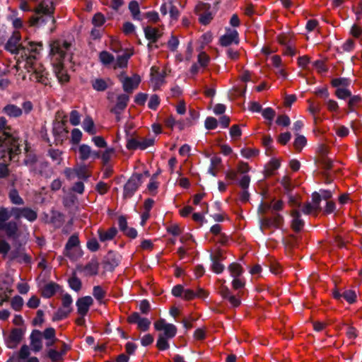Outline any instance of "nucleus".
<instances>
[{"label":"nucleus","instance_id":"obj_28","mask_svg":"<svg viewBox=\"0 0 362 362\" xmlns=\"http://www.w3.org/2000/svg\"><path fill=\"white\" fill-rule=\"evenodd\" d=\"M117 232V231L115 228H110L107 230H104L103 229H99L98 230L99 239L101 242L112 240L115 237Z\"/></svg>","mask_w":362,"mask_h":362},{"label":"nucleus","instance_id":"obj_33","mask_svg":"<svg viewBox=\"0 0 362 362\" xmlns=\"http://www.w3.org/2000/svg\"><path fill=\"white\" fill-rule=\"evenodd\" d=\"M115 155V150L112 147H107L103 151H100V158L104 165H107Z\"/></svg>","mask_w":362,"mask_h":362},{"label":"nucleus","instance_id":"obj_60","mask_svg":"<svg viewBox=\"0 0 362 362\" xmlns=\"http://www.w3.org/2000/svg\"><path fill=\"white\" fill-rule=\"evenodd\" d=\"M160 98L159 97L154 94V95H152L149 99V101H148V107L151 109V110H156L158 108V107L160 105Z\"/></svg>","mask_w":362,"mask_h":362},{"label":"nucleus","instance_id":"obj_1","mask_svg":"<svg viewBox=\"0 0 362 362\" xmlns=\"http://www.w3.org/2000/svg\"><path fill=\"white\" fill-rule=\"evenodd\" d=\"M42 45L28 42L23 45L22 59L25 57L24 68L30 74L29 78L32 81L47 85V73L43 66L36 61V55L42 50Z\"/></svg>","mask_w":362,"mask_h":362},{"label":"nucleus","instance_id":"obj_24","mask_svg":"<svg viewBox=\"0 0 362 362\" xmlns=\"http://www.w3.org/2000/svg\"><path fill=\"white\" fill-rule=\"evenodd\" d=\"M146 37L151 42H156L162 35V31L159 28L147 26L144 28Z\"/></svg>","mask_w":362,"mask_h":362},{"label":"nucleus","instance_id":"obj_16","mask_svg":"<svg viewBox=\"0 0 362 362\" xmlns=\"http://www.w3.org/2000/svg\"><path fill=\"white\" fill-rule=\"evenodd\" d=\"M283 223V218L276 214L272 218H264L261 221V229L264 230L267 228H279Z\"/></svg>","mask_w":362,"mask_h":362},{"label":"nucleus","instance_id":"obj_52","mask_svg":"<svg viewBox=\"0 0 362 362\" xmlns=\"http://www.w3.org/2000/svg\"><path fill=\"white\" fill-rule=\"evenodd\" d=\"M350 80L345 78H334L332 81V84L334 87L346 88L350 85Z\"/></svg>","mask_w":362,"mask_h":362},{"label":"nucleus","instance_id":"obj_21","mask_svg":"<svg viewBox=\"0 0 362 362\" xmlns=\"http://www.w3.org/2000/svg\"><path fill=\"white\" fill-rule=\"evenodd\" d=\"M30 346L31 349L35 352L41 350L42 347L41 332L35 330L32 332L30 335Z\"/></svg>","mask_w":362,"mask_h":362},{"label":"nucleus","instance_id":"obj_32","mask_svg":"<svg viewBox=\"0 0 362 362\" xmlns=\"http://www.w3.org/2000/svg\"><path fill=\"white\" fill-rule=\"evenodd\" d=\"M91 83L94 90L97 91H104L110 84V81L109 79L95 78L93 80Z\"/></svg>","mask_w":362,"mask_h":362},{"label":"nucleus","instance_id":"obj_46","mask_svg":"<svg viewBox=\"0 0 362 362\" xmlns=\"http://www.w3.org/2000/svg\"><path fill=\"white\" fill-rule=\"evenodd\" d=\"M8 197L13 204L23 205L24 204L23 199L20 197L18 191L15 189L10 191Z\"/></svg>","mask_w":362,"mask_h":362},{"label":"nucleus","instance_id":"obj_57","mask_svg":"<svg viewBox=\"0 0 362 362\" xmlns=\"http://www.w3.org/2000/svg\"><path fill=\"white\" fill-rule=\"evenodd\" d=\"M91 141L98 148H107V144L103 136H95L92 137Z\"/></svg>","mask_w":362,"mask_h":362},{"label":"nucleus","instance_id":"obj_23","mask_svg":"<svg viewBox=\"0 0 362 362\" xmlns=\"http://www.w3.org/2000/svg\"><path fill=\"white\" fill-rule=\"evenodd\" d=\"M23 332L21 329H13L8 340V346L9 348H14L21 340Z\"/></svg>","mask_w":362,"mask_h":362},{"label":"nucleus","instance_id":"obj_51","mask_svg":"<svg viewBox=\"0 0 362 362\" xmlns=\"http://www.w3.org/2000/svg\"><path fill=\"white\" fill-rule=\"evenodd\" d=\"M336 96L342 100H345L351 95V93L346 88H338L335 92Z\"/></svg>","mask_w":362,"mask_h":362},{"label":"nucleus","instance_id":"obj_44","mask_svg":"<svg viewBox=\"0 0 362 362\" xmlns=\"http://www.w3.org/2000/svg\"><path fill=\"white\" fill-rule=\"evenodd\" d=\"M83 134L82 132L77 128L73 129L71 132L70 141L74 145H77L80 143L82 139Z\"/></svg>","mask_w":362,"mask_h":362},{"label":"nucleus","instance_id":"obj_45","mask_svg":"<svg viewBox=\"0 0 362 362\" xmlns=\"http://www.w3.org/2000/svg\"><path fill=\"white\" fill-rule=\"evenodd\" d=\"M11 217V215L8 209L0 207V228H2L4 224L8 223Z\"/></svg>","mask_w":362,"mask_h":362},{"label":"nucleus","instance_id":"obj_58","mask_svg":"<svg viewBox=\"0 0 362 362\" xmlns=\"http://www.w3.org/2000/svg\"><path fill=\"white\" fill-rule=\"evenodd\" d=\"M174 0L170 1L169 13L171 21H177L180 16V12L177 7L173 4Z\"/></svg>","mask_w":362,"mask_h":362},{"label":"nucleus","instance_id":"obj_22","mask_svg":"<svg viewBox=\"0 0 362 362\" xmlns=\"http://www.w3.org/2000/svg\"><path fill=\"white\" fill-rule=\"evenodd\" d=\"M2 112L9 117H19L23 115V110L13 104H8L2 109Z\"/></svg>","mask_w":362,"mask_h":362},{"label":"nucleus","instance_id":"obj_26","mask_svg":"<svg viewBox=\"0 0 362 362\" xmlns=\"http://www.w3.org/2000/svg\"><path fill=\"white\" fill-rule=\"evenodd\" d=\"M333 296L334 298L338 300L341 299V298H343L349 303H354L356 298L355 291L352 290L344 291L342 293L336 290L333 292Z\"/></svg>","mask_w":362,"mask_h":362},{"label":"nucleus","instance_id":"obj_53","mask_svg":"<svg viewBox=\"0 0 362 362\" xmlns=\"http://www.w3.org/2000/svg\"><path fill=\"white\" fill-rule=\"evenodd\" d=\"M155 139L152 137L140 138L139 149L145 150L147 148L153 145Z\"/></svg>","mask_w":362,"mask_h":362},{"label":"nucleus","instance_id":"obj_37","mask_svg":"<svg viewBox=\"0 0 362 362\" xmlns=\"http://www.w3.org/2000/svg\"><path fill=\"white\" fill-rule=\"evenodd\" d=\"M99 264L96 261H91L86 264L83 269V272L87 276H93L98 274Z\"/></svg>","mask_w":362,"mask_h":362},{"label":"nucleus","instance_id":"obj_64","mask_svg":"<svg viewBox=\"0 0 362 362\" xmlns=\"http://www.w3.org/2000/svg\"><path fill=\"white\" fill-rule=\"evenodd\" d=\"M93 295L98 300H101L105 296V292L101 286H95L93 287Z\"/></svg>","mask_w":362,"mask_h":362},{"label":"nucleus","instance_id":"obj_2","mask_svg":"<svg viewBox=\"0 0 362 362\" xmlns=\"http://www.w3.org/2000/svg\"><path fill=\"white\" fill-rule=\"evenodd\" d=\"M0 152L4 161L14 160L21 153L18 140L4 117H0Z\"/></svg>","mask_w":362,"mask_h":362},{"label":"nucleus","instance_id":"obj_43","mask_svg":"<svg viewBox=\"0 0 362 362\" xmlns=\"http://www.w3.org/2000/svg\"><path fill=\"white\" fill-rule=\"evenodd\" d=\"M129 101V96L125 94H122L117 97V104L115 105V110H123L127 105Z\"/></svg>","mask_w":362,"mask_h":362},{"label":"nucleus","instance_id":"obj_31","mask_svg":"<svg viewBox=\"0 0 362 362\" xmlns=\"http://www.w3.org/2000/svg\"><path fill=\"white\" fill-rule=\"evenodd\" d=\"M281 160L278 158H272L270 161L265 165L264 172L267 176L274 174V172L280 167Z\"/></svg>","mask_w":362,"mask_h":362},{"label":"nucleus","instance_id":"obj_10","mask_svg":"<svg viewBox=\"0 0 362 362\" xmlns=\"http://www.w3.org/2000/svg\"><path fill=\"white\" fill-rule=\"evenodd\" d=\"M141 175H132L124 187V197L130 198L141 185Z\"/></svg>","mask_w":362,"mask_h":362},{"label":"nucleus","instance_id":"obj_15","mask_svg":"<svg viewBox=\"0 0 362 362\" xmlns=\"http://www.w3.org/2000/svg\"><path fill=\"white\" fill-rule=\"evenodd\" d=\"M320 197L317 192H315L312 196V202L307 203L302 208V211L305 214H316L320 210Z\"/></svg>","mask_w":362,"mask_h":362},{"label":"nucleus","instance_id":"obj_18","mask_svg":"<svg viewBox=\"0 0 362 362\" xmlns=\"http://www.w3.org/2000/svg\"><path fill=\"white\" fill-rule=\"evenodd\" d=\"M209 8V6L204 3H199L196 6L195 10L197 14L199 16V21L204 25L209 23L212 19L211 14L209 12H204Z\"/></svg>","mask_w":362,"mask_h":362},{"label":"nucleus","instance_id":"obj_30","mask_svg":"<svg viewBox=\"0 0 362 362\" xmlns=\"http://www.w3.org/2000/svg\"><path fill=\"white\" fill-rule=\"evenodd\" d=\"M292 228L296 231L301 230L304 226V222L300 219V214L297 209H293L291 211Z\"/></svg>","mask_w":362,"mask_h":362},{"label":"nucleus","instance_id":"obj_62","mask_svg":"<svg viewBox=\"0 0 362 362\" xmlns=\"http://www.w3.org/2000/svg\"><path fill=\"white\" fill-rule=\"evenodd\" d=\"M262 115L265 119L269 120L271 123L275 116V112L272 108L267 107L262 111Z\"/></svg>","mask_w":362,"mask_h":362},{"label":"nucleus","instance_id":"obj_13","mask_svg":"<svg viewBox=\"0 0 362 362\" xmlns=\"http://www.w3.org/2000/svg\"><path fill=\"white\" fill-rule=\"evenodd\" d=\"M219 42L223 47H227L232 44L238 45L239 43L238 31L235 29H226V33L220 37Z\"/></svg>","mask_w":362,"mask_h":362},{"label":"nucleus","instance_id":"obj_55","mask_svg":"<svg viewBox=\"0 0 362 362\" xmlns=\"http://www.w3.org/2000/svg\"><path fill=\"white\" fill-rule=\"evenodd\" d=\"M11 305L13 310L18 311L23 305V299L21 296H16L12 298Z\"/></svg>","mask_w":362,"mask_h":362},{"label":"nucleus","instance_id":"obj_20","mask_svg":"<svg viewBox=\"0 0 362 362\" xmlns=\"http://www.w3.org/2000/svg\"><path fill=\"white\" fill-rule=\"evenodd\" d=\"M68 350L69 346L65 343H63L60 351L50 349L47 351V355L52 362H60L63 360V357Z\"/></svg>","mask_w":362,"mask_h":362},{"label":"nucleus","instance_id":"obj_38","mask_svg":"<svg viewBox=\"0 0 362 362\" xmlns=\"http://www.w3.org/2000/svg\"><path fill=\"white\" fill-rule=\"evenodd\" d=\"M132 54H124L119 56L114 63V69L124 68L127 66L128 60Z\"/></svg>","mask_w":362,"mask_h":362},{"label":"nucleus","instance_id":"obj_50","mask_svg":"<svg viewBox=\"0 0 362 362\" xmlns=\"http://www.w3.org/2000/svg\"><path fill=\"white\" fill-rule=\"evenodd\" d=\"M306 142L307 141L305 136L298 135L295 139L293 146L298 151H300L305 146Z\"/></svg>","mask_w":362,"mask_h":362},{"label":"nucleus","instance_id":"obj_6","mask_svg":"<svg viewBox=\"0 0 362 362\" xmlns=\"http://www.w3.org/2000/svg\"><path fill=\"white\" fill-rule=\"evenodd\" d=\"M71 150L78 152L81 160L85 161L88 159L95 160L100 158V151H94L86 144H80L77 148L72 147Z\"/></svg>","mask_w":362,"mask_h":362},{"label":"nucleus","instance_id":"obj_8","mask_svg":"<svg viewBox=\"0 0 362 362\" xmlns=\"http://www.w3.org/2000/svg\"><path fill=\"white\" fill-rule=\"evenodd\" d=\"M166 74L164 69L153 66L151 69V84L154 90H158L165 83Z\"/></svg>","mask_w":362,"mask_h":362},{"label":"nucleus","instance_id":"obj_9","mask_svg":"<svg viewBox=\"0 0 362 362\" xmlns=\"http://www.w3.org/2000/svg\"><path fill=\"white\" fill-rule=\"evenodd\" d=\"M12 291V284L10 278L0 276V305L8 300Z\"/></svg>","mask_w":362,"mask_h":362},{"label":"nucleus","instance_id":"obj_19","mask_svg":"<svg viewBox=\"0 0 362 362\" xmlns=\"http://www.w3.org/2000/svg\"><path fill=\"white\" fill-rule=\"evenodd\" d=\"M11 259H16L21 263H30V257L25 252V250L21 245L13 250L8 255Z\"/></svg>","mask_w":362,"mask_h":362},{"label":"nucleus","instance_id":"obj_29","mask_svg":"<svg viewBox=\"0 0 362 362\" xmlns=\"http://www.w3.org/2000/svg\"><path fill=\"white\" fill-rule=\"evenodd\" d=\"M53 134L57 141L62 142L66 138L68 131L64 128L63 124L59 122L53 127Z\"/></svg>","mask_w":362,"mask_h":362},{"label":"nucleus","instance_id":"obj_42","mask_svg":"<svg viewBox=\"0 0 362 362\" xmlns=\"http://www.w3.org/2000/svg\"><path fill=\"white\" fill-rule=\"evenodd\" d=\"M129 9L134 20H141L139 5L137 1H132L129 4Z\"/></svg>","mask_w":362,"mask_h":362},{"label":"nucleus","instance_id":"obj_63","mask_svg":"<svg viewBox=\"0 0 362 362\" xmlns=\"http://www.w3.org/2000/svg\"><path fill=\"white\" fill-rule=\"evenodd\" d=\"M329 111L337 113L339 111V105L337 101L329 99L325 102Z\"/></svg>","mask_w":362,"mask_h":362},{"label":"nucleus","instance_id":"obj_56","mask_svg":"<svg viewBox=\"0 0 362 362\" xmlns=\"http://www.w3.org/2000/svg\"><path fill=\"white\" fill-rule=\"evenodd\" d=\"M69 286L76 291H78L81 288V281L75 276L69 279Z\"/></svg>","mask_w":362,"mask_h":362},{"label":"nucleus","instance_id":"obj_4","mask_svg":"<svg viewBox=\"0 0 362 362\" xmlns=\"http://www.w3.org/2000/svg\"><path fill=\"white\" fill-rule=\"evenodd\" d=\"M54 3L52 0H43L34 10L36 16H32L29 21L31 26L45 23L47 21H53L52 14L54 12Z\"/></svg>","mask_w":362,"mask_h":362},{"label":"nucleus","instance_id":"obj_25","mask_svg":"<svg viewBox=\"0 0 362 362\" xmlns=\"http://www.w3.org/2000/svg\"><path fill=\"white\" fill-rule=\"evenodd\" d=\"M206 296V293L202 288H197L196 291H194L191 289L184 288L182 298L189 300L194 298L195 297L205 298Z\"/></svg>","mask_w":362,"mask_h":362},{"label":"nucleus","instance_id":"obj_5","mask_svg":"<svg viewBox=\"0 0 362 362\" xmlns=\"http://www.w3.org/2000/svg\"><path fill=\"white\" fill-rule=\"evenodd\" d=\"M73 299L69 293H64L62 296V305L56 311L52 317L53 321L62 320L69 316L72 312Z\"/></svg>","mask_w":362,"mask_h":362},{"label":"nucleus","instance_id":"obj_11","mask_svg":"<svg viewBox=\"0 0 362 362\" xmlns=\"http://www.w3.org/2000/svg\"><path fill=\"white\" fill-rule=\"evenodd\" d=\"M119 80L122 83L124 90L127 93H132L141 82V78L137 74L131 77L120 76Z\"/></svg>","mask_w":362,"mask_h":362},{"label":"nucleus","instance_id":"obj_36","mask_svg":"<svg viewBox=\"0 0 362 362\" xmlns=\"http://www.w3.org/2000/svg\"><path fill=\"white\" fill-rule=\"evenodd\" d=\"M59 286L54 283L46 284L42 289V295L45 298H50L58 290Z\"/></svg>","mask_w":362,"mask_h":362},{"label":"nucleus","instance_id":"obj_7","mask_svg":"<svg viewBox=\"0 0 362 362\" xmlns=\"http://www.w3.org/2000/svg\"><path fill=\"white\" fill-rule=\"evenodd\" d=\"M155 329L163 332L159 335H164L167 338H173L177 333L176 327L170 323H168L165 320L160 319L154 322Z\"/></svg>","mask_w":362,"mask_h":362},{"label":"nucleus","instance_id":"obj_54","mask_svg":"<svg viewBox=\"0 0 362 362\" xmlns=\"http://www.w3.org/2000/svg\"><path fill=\"white\" fill-rule=\"evenodd\" d=\"M167 231L174 236H177L182 233V228L177 223H173L168 226Z\"/></svg>","mask_w":362,"mask_h":362},{"label":"nucleus","instance_id":"obj_59","mask_svg":"<svg viewBox=\"0 0 362 362\" xmlns=\"http://www.w3.org/2000/svg\"><path fill=\"white\" fill-rule=\"evenodd\" d=\"M105 22L104 16L100 13H97L94 15L92 23L95 27L102 26Z\"/></svg>","mask_w":362,"mask_h":362},{"label":"nucleus","instance_id":"obj_3","mask_svg":"<svg viewBox=\"0 0 362 362\" xmlns=\"http://www.w3.org/2000/svg\"><path fill=\"white\" fill-rule=\"evenodd\" d=\"M71 45L62 40H56L51 44V53L56 56V59L59 60L58 64L54 67V72L59 82L66 83L69 80V76L66 70L61 63V60L64 57Z\"/></svg>","mask_w":362,"mask_h":362},{"label":"nucleus","instance_id":"obj_17","mask_svg":"<svg viewBox=\"0 0 362 362\" xmlns=\"http://www.w3.org/2000/svg\"><path fill=\"white\" fill-rule=\"evenodd\" d=\"M93 303V300L90 296H84L78 298L76 301L78 313L82 317L85 316Z\"/></svg>","mask_w":362,"mask_h":362},{"label":"nucleus","instance_id":"obj_49","mask_svg":"<svg viewBox=\"0 0 362 362\" xmlns=\"http://www.w3.org/2000/svg\"><path fill=\"white\" fill-rule=\"evenodd\" d=\"M170 338L165 337L164 335H158L156 346L159 350L164 351L169 348L168 340Z\"/></svg>","mask_w":362,"mask_h":362},{"label":"nucleus","instance_id":"obj_40","mask_svg":"<svg viewBox=\"0 0 362 362\" xmlns=\"http://www.w3.org/2000/svg\"><path fill=\"white\" fill-rule=\"evenodd\" d=\"M100 62L105 66H108L114 62V56L107 51H103L99 54Z\"/></svg>","mask_w":362,"mask_h":362},{"label":"nucleus","instance_id":"obj_27","mask_svg":"<svg viewBox=\"0 0 362 362\" xmlns=\"http://www.w3.org/2000/svg\"><path fill=\"white\" fill-rule=\"evenodd\" d=\"M83 129L90 135H95L97 133V128L90 116H86L82 123Z\"/></svg>","mask_w":362,"mask_h":362},{"label":"nucleus","instance_id":"obj_35","mask_svg":"<svg viewBox=\"0 0 362 362\" xmlns=\"http://www.w3.org/2000/svg\"><path fill=\"white\" fill-rule=\"evenodd\" d=\"M79 243L78 238L76 235H71L68 240L66 247H65V253L66 256L69 257H72L71 250L77 247Z\"/></svg>","mask_w":362,"mask_h":362},{"label":"nucleus","instance_id":"obj_34","mask_svg":"<svg viewBox=\"0 0 362 362\" xmlns=\"http://www.w3.org/2000/svg\"><path fill=\"white\" fill-rule=\"evenodd\" d=\"M0 230H4L8 236L13 237L18 230V226L15 221H8L4 224V226L0 228Z\"/></svg>","mask_w":362,"mask_h":362},{"label":"nucleus","instance_id":"obj_47","mask_svg":"<svg viewBox=\"0 0 362 362\" xmlns=\"http://www.w3.org/2000/svg\"><path fill=\"white\" fill-rule=\"evenodd\" d=\"M81 115L76 110H72L69 113V122L73 126H78L81 123Z\"/></svg>","mask_w":362,"mask_h":362},{"label":"nucleus","instance_id":"obj_61","mask_svg":"<svg viewBox=\"0 0 362 362\" xmlns=\"http://www.w3.org/2000/svg\"><path fill=\"white\" fill-rule=\"evenodd\" d=\"M209 60V57L205 52H202L199 54L198 62L201 67H206L208 65Z\"/></svg>","mask_w":362,"mask_h":362},{"label":"nucleus","instance_id":"obj_14","mask_svg":"<svg viewBox=\"0 0 362 362\" xmlns=\"http://www.w3.org/2000/svg\"><path fill=\"white\" fill-rule=\"evenodd\" d=\"M128 322L132 324H136L138 329L145 332L149 329L151 321L145 317H141L138 313H133L127 319Z\"/></svg>","mask_w":362,"mask_h":362},{"label":"nucleus","instance_id":"obj_41","mask_svg":"<svg viewBox=\"0 0 362 362\" xmlns=\"http://www.w3.org/2000/svg\"><path fill=\"white\" fill-rule=\"evenodd\" d=\"M22 217L25 218L28 221L33 222L37 219V214L35 211L28 208H22Z\"/></svg>","mask_w":362,"mask_h":362},{"label":"nucleus","instance_id":"obj_12","mask_svg":"<svg viewBox=\"0 0 362 362\" xmlns=\"http://www.w3.org/2000/svg\"><path fill=\"white\" fill-rule=\"evenodd\" d=\"M21 36L19 33H14L6 45V49L11 53L21 54L23 57V45L20 44Z\"/></svg>","mask_w":362,"mask_h":362},{"label":"nucleus","instance_id":"obj_48","mask_svg":"<svg viewBox=\"0 0 362 362\" xmlns=\"http://www.w3.org/2000/svg\"><path fill=\"white\" fill-rule=\"evenodd\" d=\"M76 176L79 179H86L89 177L86 165H78L74 168Z\"/></svg>","mask_w":362,"mask_h":362},{"label":"nucleus","instance_id":"obj_39","mask_svg":"<svg viewBox=\"0 0 362 362\" xmlns=\"http://www.w3.org/2000/svg\"><path fill=\"white\" fill-rule=\"evenodd\" d=\"M228 269L230 276L233 278L240 276L243 272V269L241 265L236 262L230 264Z\"/></svg>","mask_w":362,"mask_h":362}]
</instances>
